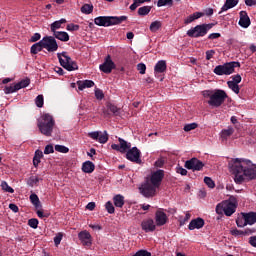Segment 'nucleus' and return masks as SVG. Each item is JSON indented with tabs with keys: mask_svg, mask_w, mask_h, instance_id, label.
<instances>
[{
	"mask_svg": "<svg viewBox=\"0 0 256 256\" xmlns=\"http://www.w3.org/2000/svg\"><path fill=\"white\" fill-rule=\"evenodd\" d=\"M229 169L237 185L246 179H256V165L250 160L236 158L229 163Z\"/></svg>",
	"mask_w": 256,
	"mask_h": 256,
	"instance_id": "nucleus-1",
	"label": "nucleus"
},
{
	"mask_svg": "<svg viewBox=\"0 0 256 256\" xmlns=\"http://www.w3.org/2000/svg\"><path fill=\"white\" fill-rule=\"evenodd\" d=\"M202 96L204 99H208L207 103L210 107H221L223 103H225L227 97V92L221 89H214V90H204L202 91Z\"/></svg>",
	"mask_w": 256,
	"mask_h": 256,
	"instance_id": "nucleus-2",
	"label": "nucleus"
},
{
	"mask_svg": "<svg viewBox=\"0 0 256 256\" xmlns=\"http://www.w3.org/2000/svg\"><path fill=\"white\" fill-rule=\"evenodd\" d=\"M37 127L42 135L51 137L55 129V118L49 113H44L37 119Z\"/></svg>",
	"mask_w": 256,
	"mask_h": 256,
	"instance_id": "nucleus-3",
	"label": "nucleus"
},
{
	"mask_svg": "<svg viewBox=\"0 0 256 256\" xmlns=\"http://www.w3.org/2000/svg\"><path fill=\"white\" fill-rule=\"evenodd\" d=\"M237 197L230 196L228 200H225L216 206L217 215H226V217H231L235 211H237Z\"/></svg>",
	"mask_w": 256,
	"mask_h": 256,
	"instance_id": "nucleus-4",
	"label": "nucleus"
},
{
	"mask_svg": "<svg viewBox=\"0 0 256 256\" xmlns=\"http://www.w3.org/2000/svg\"><path fill=\"white\" fill-rule=\"evenodd\" d=\"M123 21H127V16H99L94 19V23L95 25H98V27L121 25Z\"/></svg>",
	"mask_w": 256,
	"mask_h": 256,
	"instance_id": "nucleus-5",
	"label": "nucleus"
},
{
	"mask_svg": "<svg viewBox=\"0 0 256 256\" xmlns=\"http://www.w3.org/2000/svg\"><path fill=\"white\" fill-rule=\"evenodd\" d=\"M236 67H241V63L239 62H227L222 65H218L214 68L213 73L215 75H232V73H235Z\"/></svg>",
	"mask_w": 256,
	"mask_h": 256,
	"instance_id": "nucleus-6",
	"label": "nucleus"
},
{
	"mask_svg": "<svg viewBox=\"0 0 256 256\" xmlns=\"http://www.w3.org/2000/svg\"><path fill=\"white\" fill-rule=\"evenodd\" d=\"M57 57L61 67L66 69V71H77V69H79L77 63L67 55V52L58 53Z\"/></svg>",
	"mask_w": 256,
	"mask_h": 256,
	"instance_id": "nucleus-7",
	"label": "nucleus"
},
{
	"mask_svg": "<svg viewBox=\"0 0 256 256\" xmlns=\"http://www.w3.org/2000/svg\"><path fill=\"white\" fill-rule=\"evenodd\" d=\"M210 29H213V24H200L189 29L186 35L194 38L205 37L206 33H208Z\"/></svg>",
	"mask_w": 256,
	"mask_h": 256,
	"instance_id": "nucleus-8",
	"label": "nucleus"
},
{
	"mask_svg": "<svg viewBox=\"0 0 256 256\" xmlns=\"http://www.w3.org/2000/svg\"><path fill=\"white\" fill-rule=\"evenodd\" d=\"M159 188L155 186L154 184H151L149 181L142 184L141 187H139V191L143 197H155L157 195V190Z\"/></svg>",
	"mask_w": 256,
	"mask_h": 256,
	"instance_id": "nucleus-9",
	"label": "nucleus"
},
{
	"mask_svg": "<svg viewBox=\"0 0 256 256\" xmlns=\"http://www.w3.org/2000/svg\"><path fill=\"white\" fill-rule=\"evenodd\" d=\"M42 45L44 49L48 51V53H55L57 49H59V45L57 44V40L53 36H45L42 38Z\"/></svg>",
	"mask_w": 256,
	"mask_h": 256,
	"instance_id": "nucleus-10",
	"label": "nucleus"
},
{
	"mask_svg": "<svg viewBox=\"0 0 256 256\" xmlns=\"http://www.w3.org/2000/svg\"><path fill=\"white\" fill-rule=\"evenodd\" d=\"M77 238L79 239L82 246L86 249H89L93 245V237L88 230L79 232V234H77Z\"/></svg>",
	"mask_w": 256,
	"mask_h": 256,
	"instance_id": "nucleus-11",
	"label": "nucleus"
},
{
	"mask_svg": "<svg viewBox=\"0 0 256 256\" xmlns=\"http://www.w3.org/2000/svg\"><path fill=\"white\" fill-rule=\"evenodd\" d=\"M88 137H90V139H93V141H98V143H101L102 145H105V143L109 141V134L107 133V131L89 132Z\"/></svg>",
	"mask_w": 256,
	"mask_h": 256,
	"instance_id": "nucleus-12",
	"label": "nucleus"
},
{
	"mask_svg": "<svg viewBox=\"0 0 256 256\" xmlns=\"http://www.w3.org/2000/svg\"><path fill=\"white\" fill-rule=\"evenodd\" d=\"M126 159L133 163H141V151L137 147L130 148L126 153Z\"/></svg>",
	"mask_w": 256,
	"mask_h": 256,
	"instance_id": "nucleus-13",
	"label": "nucleus"
},
{
	"mask_svg": "<svg viewBox=\"0 0 256 256\" xmlns=\"http://www.w3.org/2000/svg\"><path fill=\"white\" fill-rule=\"evenodd\" d=\"M185 167L186 169H191L192 171H201V169L205 167V164L197 158H192L185 162Z\"/></svg>",
	"mask_w": 256,
	"mask_h": 256,
	"instance_id": "nucleus-14",
	"label": "nucleus"
},
{
	"mask_svg": "<svg viewBox=\"0 0 256 256\" xmlns=\"http://www.w3.org/2000/svg\"><path fill=\"white\" fill-rule=\"evenodd\" d=\"M99 69L100 71H102V73L106 74L111 73V71L115 69V62H113V60L111 59V55L106 56L103 64L99 66Z\"/></svg>",
	"mask_w": 256,
	"mask_h": 256,
	"instance_id": "nucleus-15",
	"label": "nucleus"
},
{
	"mask_svg": "<svg viewBox=\"0 0 256 256\" xmlns=\"http://www.w3.org/2000/svg\"><path fill=\"white\" fill-rule=\"evenodd\" d=\"M163 177H165V172L163 170H157L151 174L150 183L159 188L161 187V181H163Z\"/></svg>",
	"mask_w": 256,
	"mask_h": 256,
	"instance_id": "nucleus-16",
	"label": "nucleus"
},
{
	"mask_svg": "<svg viewBox=\"0 0 256 256\" xmlns=\"http://www.w3.org/2000/svg\"><path fill=\"white\" fill-rule=\"evenodd\" d=\"M242 219H244V225H255L256 223V212H241Z\"/></svg>",
	"mask_w": 256,
	"mask_h": 256,
	"instance_id": "nucleus-17",
	"label": "nucleus"
},
{
	"mask_svg": "<svg viewBox=\"0 0 256 256\" xmlns=\"http://www.w3.org/2000/svg\"><path fill=\"white\" fill-rule=\"evenodd\" d=\"M239 15L240 19L238 25H240V27H243V29H247L251 25V19L249 18L247 11H240Z\"/></svg>",
	"mask_w": 256,
	"mask_h": 256,
	"instance_id": "nucleus-18",
	"label": "nucleus"
},
{
	"mask_svg": "<svg viewBox=\"0 0 256 256\" xmlns=\"http://www.w3.org/2000/svg\"><path fill=\"white\" fill-rule=\"evenodd\" d=\"M255 233V229H237L233 228L230 230V234L235 237H244Z\"/></svg>",
	"mask_w": 256,
	"mask_h": 256,
	"instance_id": "nucleus-19",
	"label": "nucleus"
},
{
	"mask_svg": "<svg viewBox=\"0 0 256 256\" xmlns=\"http://www.w3.org/2000/svg\"><path fill=\"white\" fill-rule=\"evenodd\" d=\"M155 219L157 225H166L167 221H169V218L167 217V214L164 213L163 209H159L156 211Z\"/></svg>",
	"mask_w": 256,
	"mask_h": 256,
	"instance_id": "nucleus-20",
	"label": "nucleus"
},
{
	"mask_svg": "<svg viewBox=\"0 0 256 256\" xmlns=\"http://www.w3.org/2000/svg\"><path fill=\"white\" fill-rule=\"evenodd\" d=\"M166 71L167 62L165 60L158 61L154 67V73H165Z\"/></svg>",
	"mask_w": 256,
	"mask_h": 256,
	"instance_id": "nucleus-21",
	"label": "nucleus"
},
{
	"mask_svg": "<svg viewBox=\"0 0 256 256\" xmlns=\"http://www.w3.org/2000/svg\"><path fill=\"white\" fill-rule=\"evenodd\" d=\"M53 36L55 39L67 43L69 41V34L65 31H54Z\"/></svg>",
	"mask_w": 256,
	"mask_h": 256,
	"instance_id": "nucleus-22",
	"label": "nucleus"
},
{
	"mask_svg": "<svg viewBox=\"0 0 256 256\" xmlns=\"http://www.w3.org/2000/svg\"><path fill=\"white\" fill-rule=\"evenodd\" d=\"M79 91H83V89H89L95 86V82L93 80H84L77 82Z\"/></svg>",
	"mask_w": 256,
	"mask_h": 256,
	"instance_id": "nucleus-23",
	"label": "nucleus"
},
{
	"mask_svg": "<svg viewBox=\"0 0 256 256\" xmlns=\"http://www.w3.org/2000/svg\"><path fill=\"white\" fill-rule=\"evenodd\" d=\"M203 12H195L193 14H191L190 16H188L187 18H185L184 23L185 25H189V23H193V21L197 20V19H201V17H203Z\"/></svg>",
	"mask_w": 256,
	"mask_h": 256,
	"instance_id": "nucleus-24",
	"label": "nucleus"
},
{
	"mask_svg": "<svg viewBox=\"0 0 256 256\" xmlns=\"http://www.w3.org/2000/svg\"><path fill=\"white\" fill-rule=\"evenodd\" d=\"M65 23H67V20L64 18L57 20L50 25V30L55 33V31L61 29L62 25H65Z\"/></svg>",
	"mask_w": 256,
	"mask_h": 256,
	"instance_id": "nucleus-25",
	"label": "nucleus"
},
{
	"mask_svg": "<svg viewBox=\"0 0 256 256\" xmlns=\"http://www.w3.org/2000/svg\"><path fill=\"white\" fill-rule=\"evenodd\" d=\"M82 171L84 173H93L95 171V164L91 161H86L82 164Z\"/></svg>",
	"mask_w": 256,
	"mask_h": 256,
	"instance_id": "nucleus-26",
	"label": "nucleus"
},
{
	"mask_svg": "<svg viewBox=\"0 0 256 256\" xmlns=\"http://www.w3.org/2000/svg\"><path fill=\"white\" fill-rule=\"evenodd\" d=\"M239 3V0H226L225 4L222 6L221 11H229V9H233Z\"/></svg>",
	"mask_w": 256,
	"mask_h": 256,
	"instance_id": "nucleus-27",
	"label": "nucleus"
},
{
	"mask_svg": "<svg viewBox=\"0 0 256 256\" xmlns=\"http://www.w3.org/2000/svg\"><path fill=\"white\" fill-rule=\"evenodd\" d=\"M233 133H235V129H233V127H228L227 129H224L221 131L220 137H221L222 141H227V138L231 137V135H233Z\"/></svg>",
	"mask_w": 256,
	"mask_h": 256,
	"instance_id": "nucleus-28",
	"label": "nucleus"
},
{
	"mask_svg": "<svg viewBox=\"0 0 256 256\" xmlns=\"http://www.w3.org/2000/svg\"><path fill=\"white\" fill-rule=\"evenodd\" d=\"M118 141L120 143L121 153H127V151H129L131 149V143L125 141L122 138H119Z\"/></svg>",
	"mask_w": 256,
	"mask_h": 256,
	"instance_id": "nucleus-29",
	"label": "nucleus"
},
{
	"mask_svg": "<svg viewBox=\"0 0 256 256\" xmlns=\"http://www.w3.org/2000/svg\"><path fill=\"white\" fill-rule=\"evenodd\" d=\"M113 201H114L115 207L121 208L125 205V197H123V195L121 194L114 196Z\"/></svg>",
	"mask_w": 256,
	"mask_h": 256,
	"instance_id": "nucleus-30",
	"label": "nucleus"
},
{
	"mask_svg": "<svg viewBox=\"0 0 256 256\" xmlns=\"http://www.w3.org/2000/svg\"><path fill=\"white\" fill-rule=\"evenodd\" d=\"M44 46L42 43V40H40L38 43H35L31 46V53L33 55H37V53H39L40 51H43Z\"/></svg>",
	"mask_w": 256,
	"mask_h": 256,
	"instance_id": "nucleus-31",
	"label": "nucleus"
},
{
	"mask_svg": "<svg viewBox=\"0 0 256 256\" xmlns=\"http://www.w3.org/2000/svg\"><path fill=\"white\" fill-rule=\"evenodd\" d=\"M30 84L31 80L29 78L22 79L20 82L16 83V89H18V91L25 89V87H29Z\"/></svg>",
	"mask_w": 256,
	"mask_h": 256,
	"instance_id": "nucleus-32",
	"label": "nucleus"
},
{
	"mask_svg": "<svg viewBox=\"0 0 256 256\" xmlns=\"http://www.w3.org/2000/svg\"><path fill=\"white\" fill-rule=\"evenodd\" d=\"M30 201L36 209H41V201L39 200V196H37V194H31Z\"/></svg>",
	"mask_w": 256,
	"mask_h": 256,
	"instance_id": "nucleus-33",
	"label": "nucleus"
},
{
	"mask_svg": "<svg viewBox=\"0 0 256 256\" xmlns=\"http://www.w3.org/2000/svg\"><path fill=\"white\" fill-rule=\"evenodd\" d=\"M151 6H142L138 9V15H140V17H145V15H149V13H151Z\"/></svg>",
	"mask_w": 256,
	"mask_h": 256,
	"instance_id": "nucleus-34",
	"label": "nucleus"
},
{
	"mask_svg": "<svg viewBox=\"0 0 256 256\" xmlns=\"http://www.w3.org/2000/svg\"><path fill=\"white\" fill-rule=\"evenodd\" d=\"M39 181H41V179H39V177L31 176L27 180V185H29V187H37L39 185Z\"/></svg>",
	"mask_w": 256,
	"mask_h": 256,
	"instance_id": "nucleus-35",
	"label": "nucleus"
},
{
	"mask_svg": "<svg viewBox=\"0 0 256 256\" xmlns=\"http://www.w3.org/2000/svg\"><path fill=\"white\" fill-rule=\"evenodd\" d=\"M81 13H84V15H91V13H93V5H91V4H84L81 7Z\"/></svg>",
	"mask_w": 256,
	"mask_h": 256,
	"instance_id": "nucleus-36",
	"label": "nucleus"
},
{
	"mask_svg": "<svg viewBox=\"0 0 256 256\" xmlns=\"http://www.w3.org/2000/svg\"><path fill=\"white\" fill-rule=\"evenodd\" d=\"M227 85H228L229 89H231V91L236 93V95H239V91H241V88H239V84H237L235 82L228 81Z\"/></svg>",
	"mask_w": 256,
	"mask_h": 256,
	"instance_id": "nucleus-37",
	"label": "nucleus"
},
{
	"mask_svg": "<svg viewBox=\"0 0 256 256\" xmlns=\"http://www.w3.org/2000/svg\"><path fill=\"white\" fill-rule=\"evenodd\" d=\"M17 91H19V90L17 89V85L16 84H12L10 86H5V88H4V93L6 95H10L11 93H15Z\"/></svg>",
	"mask_w": 256,
	"mask_h": 256,
	"instance_id": "nucleus-38",
	"label": "nucleus"
},
{
	"mask_svg": "<svg viewBox=\"0 0 256 256\" xmlns=\"http://www.w3.org/2000/svg\"><path fill=\"white\" fill-rule=\"evenodd\" d=\"M1 189L5 191V193H15V190L9 186L6 181L1 182Z\"/></svg>",
	"mask_w": 256,
	"mask_h": 256,
	"instance_id": "nucleus-39",
	"label": "nucleus"
},
{
	"mask_svg": "<svg viewBox=\"0 0 256 256\" xmlns=\"http://www.w3.org/2000/svg\"><path fill=\"white\" fill-rule=\"evenodd\" d=\"M159 29H161V21H154L150 24V31L152 33L159 31Z\"/></svg>",
	"mask_w": 256,
	"mask_h": 256,
	"instance_id": "nucleus-40",
	"label": "nucleus"
},
{
	"mask_svg": "<svg viewBox=\"0 0 256 256\" xmlns=\"http://www.w3.org/2000/svg\"><path fill=\"white\" fill-rule=\"evenodd\" d=\"M204 183L210 188V189H215V182L211 177H204Z\"/></svg>",
	"mask_w": 256,
	"mask_h": 256,
	"instance_id": "nucleus-41",
	"label": "nucleus"
},
{
	"mask_svg": "<svg viewBox=\"0 0 256 256\" xmlns=\"http://www.w3.org/2000/svg\"><path fill=\"white\" fill-rule=\"evenodd\" d=\"M141 227H142V230L145 231V233H152L156 231L155 225H143Z\"/></svg>",
	"mask_w": 256,
	"mask_h": 256,
	"instance_id": "nucleus-42",
	"label": "nucleus"
},
{
	"mask_svg": "<svg viewBox=\"0 0 256 256\" xmlns=\"http://www.w3.org/2000/svg\"><path fill=\"white\" fill-rule=\"evenodd\" d=\"M55 151L58 153H69V148L63 145H55Z\"/></svg>",
	"mask_w": 256,
	"mask_h": 256,
	"instance_id": "nucleus-43",
	"label": "nucleus"
},
{
	"mask_svg": "<svg viewBox=\"0 0 256 256\" xmlns=\"http://www.w3.org/2000/svg\"><path fill=\"white\" fill-rule=\"evenodd\" d=\"M45 101L43 95H38L35 99V105L39 108L43 107Z\"/></svg>",
	"mask_w": 256,
	"mask_h": 256,
	"instance_id": "nucleus-44",
	"label": "nucleus"
},
{
	"mask_svg": "<svg viewBox=\"0 0 256 256\" xmlns=\"http://www.w3.org/2000/svg\"><path fill=\"white\" fill-rule=\"evenodd\" d=\"M95 97L98 99V101H102V99L105 98V94L103 93V90L96 88L95 89Z\"/></svg>",
	"mask_w": 256,
	"mask_h": 256,
	"instance_id": "nucleus-45",
	"label": "nucleus"
},
{
	"mask_svg": "<svg viewBox=\"0 0 256 256\" xmlns=\"http://www.w3.org/2000/svg\"><path fill=\"white\" fill-rule=\"evenodd\" d=\"M189 225H205V220L203 218H196L190 221Z\"/></svg>",
	"mask_w": 256,
	"mask_h": 256,
	"instance_id": "nucleus-46",
	"label": "nucleus"
},
{
	"mask_svg": "<svg viewBox=\"0 0 256 256\" xmlns=\"http://www.w3.org/2000/svg\"><path fill=\"white\" fill-rule=\"evenodd\" d=\"M165 5H173V0H158L157 7H165Z\"/></svg>",
	"mask_w": 256,
	"mask_h": 256,
	"instance_id": "nucleus-47",
	"label": "nucleus"
},
{
	"mask_svg": "<svg viewBox=\"0 0 256 256\" xmlns=\"http://www.w3.org/2000/svg\"><path fill=\"white\" fill-rule=\"evenodd\" d=\"M61 240H63V233H58L57 236L54 237L55 247H58L61 244Z\"/></svg>",
	"mask_w": 256,
	"mask_h": 256,
	"instance_id": "nucleus-48",
	"label": "nucleus"
},
{
	"mask_svg": "<svg viewBox=\"0 0 256 256\" xmlns=\"http://www.w3.org/2000/svg\"><path fill=\"white\" fill-rule=\"evenodd\" d=\"M107 109L111 111V113H113L114 115H116V113H119V108H117V106H115L114 104L108 103Z\"/></svg>",
	"mask_w": 256,
	"mask_h": 256,
	"instance_id": "nucleus-49",
	"label": "nucleus"
},
{
	"mask_svg": "<svg viewBox=\"0 0 256 256\" xmlns=\"http://www.w3.org/2000/svg\"><path fill=\"white\" fill-rule=\"evenodd\" d=\"M137 70L139 71L140 75H145V71H147V66H145V64L143 63H139L137 65Z\"/></svg>",
	"mask_w": 256,
	"mask_h": 256,
	"instance_id": "nucleus-50",
	"label": "nucleus"
},
{
	"mask_svg": "<svg viewBox=\"0 0 256 256\" xmlns=\"http://www.w3.org/2000/svg\"><path fill=\"white\" fill-rule=\"evenodd\" d=\"M193 129H197V123H190L184 126V131L186 132L193 131Z\"/></svg>",
	"mask_w": 256,
	"mask_h": 256,
	"instance_id": "nucleus-51",
	"label": "nucleus"
},
{
	"mask_svg": "<svg viewBox=\"0 0 256 256\" xmlns=\"http://www.w3.org/2000/svg\"><path fill=\"white\" fill-rule=\"evenodd\" d=\"M134 256H152V253L148 250H138V252H136Z\"/></svg>",
	"mask_w": 256,
	"mask_h": 256,
	"instance_id": "nucleus-52",
	"label": "nucleus"
},
{
	"mask_svg": "<svg viewBox=\"0 0 256 256\" xmlns=\"http://www.w3.org/2000/svg\"><path fill=\"white\" fill-rule=\"evenodd\" d=\"M108 213L112 214V213H115V207L113 206V203L111 202H107L106 205H105Z\"/></svg>",
	"mask_w": 256,
	"mask_h": 256,
	"instance_id": "nucleus-53",
	"label": "nucleus"
},
{
	"mask_svg": "<svg viewBox=\"0 0 256 256\" xmlns=\"http://www.w3.org/2000/svg\"><path fill=\"white\" fill-rule=\"evenodd\" d=\"M54 152H55V150L53 148V145H51V144L47 145L44 149L45 155H50V153H54Z\"/></svg>",
	"mask_w": 256,
	"mask_h": 256,
	"instance_id": "nucleus-54",
	"label": "nucleus"
},
{
	"mask_svg": "<svg viewBox=\"0 0 256 256\" xmlns=\"http://www.w3.org/2000/svg\"><path fill=\"white\" fill-rule=\"evenodd\" d=\"M241 81H242V78H241V75H239V74L232 76V80H230V82L236 83L238 85H239V83H241Z\"/></svg>",
	"mask_w": 256,
	"mask_h": 256,
	"instance_id": "nucleus-55",
	"label": "nucleus"
},
{
	"mask_svg": "<svg viewBox=\"0 0 256 256\" xmlns=\"http://www.w3.org/2000/svg\"><path fill=\"white\" fill-rule=\"evenodd\" d=\"M66 29H67V31H79V25H77V24H68Z\"/></svg>",
	"mask_w": 256,
	"mask_h": 256,
	"instance_id": "nucleus-56",
	"label": "nucleus"
},
{
	"mask_svg": "<svg viewBox=\"0 0 256 256\" xmlns=\"http://www.w3.org/2000/svg\"><path fill=\"white\" fill-rule=\"evenodd\" d=\"M213 55H215V50L206 51V60L211 61V59H213Z\"/></svg>",
	"mask_w": 256,
	"mask_h": 256,
	"instance_id": "nucleus-57",
	"label": "nucleus"
},
{
	"mask_svg": "<svg viewBox=\"0 0 256 256\" xmlns=\"http://www.w3.org/2000/svg\"><path fill=\"white\" fill-rule=\"evenodd\" d=\"M191 219V213L187 212L184 219L180 218V225H185Z\"/></svg>",
	"mask_w": 256,
	"mask_h": 256,
	"instance_id": "nucleus-58",
	"label": "nucleus"
},
{
	"mask_svg": "<svg viewBox=\"0 0 256 256\" xmlns=\"http://www.w3.org/2000/svg\"><path fill=\"white\" fill-rule=\"evenodd\" d=\"M39 39H41V34L35 33V34L31 37L30 41H31V43H36V41H39Z\"/></svg>",
	"mask_w": 256,
	"mask_h": 256,
	"instance_id": "nucleus-59",
	"label": "nucleus"
},
{
	"mask_svg": "<svg viewBox=\"0 0 256 256\" xmlns=\"http://www.w3.org/2000/svg\"><path fill=\"white\" fill-rule=\"evenodd\" d=\"M164 165H165V160L163 158H160L155 162V167H163Z\"/></svg>",
	"mask_w": 256,
	"mask_h": 256,
	"instance_id": "nucleus-60",
	"label": "nucleus"
},
{
	"mask_svg": "<svg viewBox=\"0 0 256 256\" xmlns=\"http://www.w3.org/2000/svg\"><path fill=\"white\" fill-rule=\"evenodd\" d=\"M249 244L250 246L256 248V236H252L249 238Z\"/></svg>",
	"mask_w": 256,
	"mask_h": 256,
	"instance_id": "nucleus-61",
	"label": "nucleus"
},
{
	"mask_svg": "<svg viewBox=\"0 0 256 256\" xmlns=\"http://www.w3.org/2000/svg\"><path fill=\"white\" fill-rule=\"evenodd\" d=\"M245 5H247V7H254L256 5V0H245Z\"/></svg>",
	"mask_w": 256,
	"mask_h": 256,
	"instance_id": "nucleus-62",
	"label": "nucleus"
},
{
	"mask_svg": "<svg viewBox=\"0 0 256 256\" xmlns=\"http://www.w3.org/2000/svg\"><path fill=\"white\" fill-rule=\"evenodd\" d=\"M139 5H141V4L137 0H134L133 4L130 6V10L135 11V9H137V7H139Z\"/></svg>",
	"mask_w": 256,
	"mask_h": 256,
	"instance_id": "nucleus-63",
	"label": "nucleus"
},
{
	"mask_svg": "<svg viewBox=\"0 0 256 256\" xmlns=\"http://www.w3.org/2000/svg\"><path fill=\"white\" fill-rule=\"evenodd\" d=\"M177 173H179L180 175H187V169L179 167L177 168Z\"/></svg>",
	"mask_w": 256,
	"mask_h": 256,
	"instance_id": "nucleus-64",
	"label": "nucleus"
}]
</instances>
